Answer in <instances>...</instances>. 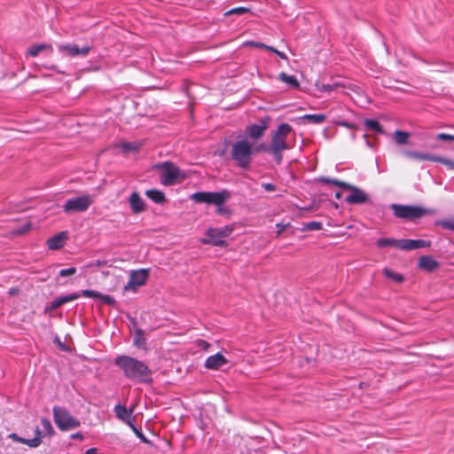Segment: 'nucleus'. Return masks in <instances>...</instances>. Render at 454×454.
Segmentation results:
<instances>
[{"label": "nucleus", "instance_id": "nucleus-26", "mask_svg": "<svg viewBox=\"0 0 454 454\" xmlns=\"http://www.w3.org/2000/svg\"><path fill=\"white\" fill-rule=\"evenodd\" d=\"M393 137L397 145H403L408 143L410 135L405 131L395 130Z\"/></svg>", "mask_w": 454, "mask_h": 454}, {"label": "nucleus", "instance_id": "nucleus-44", "mask_svg": "<svg viewBox=\"0 0 454 454\" xmlns=\"http://www.w3.org/2000/svg\"><path fill=\"white\" fill-rule=\"evenodd\" d=\"M262 187L266 191V192H274L276 191L277 187L275 184H270V183H263L262 184Z\"/></svg>", "mask_w": 454, "mask_h": 454}, {"label": "nucleus", "instance_id": "nucleus-41", "mask_svg": "<svg viewBox=\"0 0 454 454\" xmlns=\"http://www.w3.org/2000/svg\"><path fill=\"white\" fill-rule=\"evenodd\" d=\"M250 10L248 8H246V7H235V8H232L231 10L228 11L226 12V14H244L246 12H248Z\"/></svg>", "mask_w": 454, "mask_h": 454}, {"label": "nucleus", "instance_id": "nucleus-46", "mask_svg": "<svg viewBox=\"0 0 454 454\" xmlns=\"http://www.w3.org/2000/svg\"><path fill=\"white\" fill-rule=\"evenodd\" d=\"M60 306H62V305H61V303H60V301H59V297H57V298H55V299L52 301V302H51V309H58V308H59V307H60Z\"/></svg>", "mask_w": 454, "mask_h": 454}, {"label": "nucleus", "instance_id": "nucleus-23", "mask_svg": "<svg viewBox=\"0 0 454 454\" xmlns=\"http://www.w3.org/2000/svg\"><path fill=\"white\" fill-rule=\"evenodd\" d=\"M400 239H395L392 238H380L377 240L378 247H395L400 249Z\"/></svg>", "mask_w": 454, "mask_h": 454}, {"label": "nucleus", "instance_id": "nucleus-29", "mask_svg": "<svg viewBox=\"0 0 454 454\" xmlns=\"http://www.w3.org/2000/svg\"><path fill=\"white\" fill-rule=\"evenodd\" d=\"M119 147L123 153L135 152L138 150L139 145L133 142H123L119 145Z\"/></svg>", "mask_w": 454, "mask_h": 454}, {"label": "nucleus", "instance_id": "nucleus-19", "mask_svg": "<svg viewBox=\"0 0 454 454\" xmlns=\"http://www.w3.org/2000/svg\"><path fill=\"white\" fill-rule=\"evenodd\" d=\"M403 154L410 159H416L419 160H428L435 162L436 155L430 154L427 153L417 152V151H410L404 150Z\"/></svg>", "mask_w": 454, "mask_h": 454}, {"label": "nucleus", "instance_id": "nucleus-3", "mask_svg": "<svg viewBox=\"0 0 454 454\" xmlns=\"http://www.w3.org/2000/svg\"><path fill=\"white\" fill-rule=\"evenodd\" d=\"M231 198L228 190L220 192H197L191 196V199L197 203H206L217 206V212L223 214V208L221 207Z\"/></svg>", "mask_w": 454, "mask_h": 454}, {"label": "nucleus", "instance_id": "nucleus-21", "mask_svg": "<svg viewBox=\"0 0 454 454\" xmlns=\"http://www.w3.org/2000/svg\"><path fill=\"white\" fill-rule=\"evenodd\" d=\"M145 195L148 199H150L156 204H164L167 200L165 194L160 190H156V189L147 190V191H145Z\"/></svg>", "mask_w": 454, "mask_h": 454}, {"label": "nucleus", "instance_id": "nucleus-45", "mask_svg": "<svg viewBox=\"0 0 454 454\" xmlns=\"http://www.w3.org/2000/svg\"><path fill=\"white\" fill-rule=\"evenodd\" d=\"M8 437L10 439H12L13 441L17 442H21L23 443V442H25V438H22L20 436H19L17 434L15 433H12L8 435Z\"/></svg>", "mask_w": 454, "mask_h": 454}, {"label": "nucleus", "instance_id": "nucleus-42", "mask_svg": "<svg viewBox=\"0 0 454 454\" xmlns=\"http://www.w3.org/2000/svg\"><path fill=\"white\" fill-rule=\"evenodd\" d=\"M99 299L106 304L108 305H114L115 303V299L108 294H101V296H99Z\"/></svg>", "mask_w": 454, "mask_h": 454}, {"label": "nucleus", "instance_id": "nucleus-54", "mask_svg": "<svg viewBox=\"0 0 454 454\" xmlns=\"http://www.w3.org/2000/svg\"><path fill=\"white\" fill-rule=\"evenodd\" d=\"M82 454H97V449L96 448H90V449L87 450Z\"/></svg>", "mask_w": 454, "mask_h": 454}, {"label": "nucleus", "instance_id": "nucleus-47", "mask_svg": "<svg viewBox=\"0 0 454 454\" xmlns=\"http://www.w3.org/2000/svg\"><path fill=\"white\" fill-rule=\"evenodd\" d=\"M106 264H107V262L104 261V260H97L92 263L93 266H96L98 268L106 266Z\"/></svg>", "mask_w": 454, "mask_h": 454}, {"label": "nucleus", "instance_id": "nucleus-11", "mask_svg": "<svg viewBox=\"0 0 454 454\" xmlns=\"http://www.w3.org/2000/svg\"><path fill=\"white\" fill-rule=\"evenodd\" d=\"M149 277V270L140 269L131 271L128 284L125 286V290L132 289L136 291L137 287L142 286L145 284Z\"/></svg>", "mask_w": 454, "mask_h": 454}, {"label": "nucleus", "instance_id": "nucleus-33", "mask_svg": "<svg viewBox=\"0 0 454 454\" xmlns=\"http://www.w3.org/2000/svg\"><path fill=\"white\" fill-rule=\"evenodd\" d=\"M80 297V294L79 293H73V294H67V295H61V296H59V301L61 303V305L65 304V303H67L69 301H73L76 299H78Z\"/></svg>", "mask_w": 454, "mask_h": 454}, {"label": "nucleus", "instance_id": "nucleus-50", "mask_svg": "<svg viewBox=\"0 0 454 454\" xmlns=\"http://www.w3.org/2000/svg\"><path fill=\"white\" fill-rule=\"evenodd\" d=\"M364 137L365 139L366 145L370 148H374L375 145L368 139V136L366 134L364 135Z\"/></svg>", "mask_w": 454, "mask_h": 454}, {"label": "nucleus", "instance_id": "nucleus-39", "mask_svg": "<svg viewBox=\"0 0 454 454\" xmlns=\"http://www.w3.org/2000/svg\"><path fill=\"white\" fill-rule=\"evenodd\" d=\"M440 225L446 230H454V219L442 220Z\"/></svg>", "mask_w": 454, "mask_h": 454}, {"label": "nucleus", "instance_id": "nucleus-8", "mask_svg": "<svg viewBox=\"0 0 454 454\" xmlns=\"http://www.w3.org/2000/svg\"><path fill=\"white\" fill-rule=\"evenodd\" d=\"M93 203L90 195H83L68 199L63 205V211L67 214L83 212Z\"/></svg>", "mask_w": 454, "mask_h": 454}, {"label": "nucleus", "instance_id": "nucleus-55", "mask_svg": "<svg viewBox=\"0 0 454 454\" xmlns=\"http://www.w3.org/2000/svg\"><path fill=\"white\" fill-rule=\"evenodd\" d=\"M265 50H268V51H272L274 53H275V51H278L277 49L273 48L272 46H269V45H267Z\"/></svg>", "mask_w": 454, "mask_h": 454}, {"label": "nucleus", "instance_id": "nucleus-18", "mask_svg": "<svg viewBox=\"0 0 454 454\" xmlns=\"http://www.w3.org/2000/svg\"><path fill=\"white\" fill-rule=\"evenodd\" d=\"M67 238L66 231H61L47 240L49 249L57 250L61 248L65 244V239Z\"/></svg>", "mask_w": 454, "mask_h": 454}, {"label": "nucleus", "instance_id": "nucleus-17", "mask_svg": "<svg viewBox=\"0 0 454 454\" xmlns=\"http://www.w3.org/2000/svg\"><path fill=\"white\" fill-rule=\"evenodd\" d=\"M114 413L118 419L121 420L125 424L130 422L134 418L132 417L133 409L128 410L124 405L117 403L114 406Z\"/></svg>", "mask_w": 454, "mask_h": 454}, {"label": "nucleus", "instance_id": "nucleus-49", "mask_svg": "<svg viewBox=\"0 0 454 454\" xmlns=\"http://www.w3.org/2000/svg\"><path fill=\"white\" fill-rule=\"evenodd\" d=\"M70 438L71 439H78V440L82 441L83 439V436L81 433L77 432V433L72 434L70 435Z\"/></svg>", "mask_w": 454, "mask_h": 454}, {"label": "nucleus", "instance_id": "nucleus-51", "mask_svg": "<svg viewBox=\"0 0 454 454\" xmlns=\"http://www.w3.org/2000/svg\"><path fill=\"white\" fill-rule=\"evenodd\" d=\"M8 293L11 296L16 295L19 294V289L17 287H12L9 289Z\"/></svg>", "mask_w": 454, "mask_h": 454}, {"label": "nucleus", "instance_id": "nucleus-4", "mask_svg": "<svg viewBox=\"0 0 454 454\" xmlns=\"http://www.w3.org/2000/svg\"><path fill=\"white\" fill-rule=\"evenodd\" d=\"M318 181L323 184H333L341 188H348L350 190V194L347 196L346 202L348 204H364L368 201L369 197L365 192L362 189L353 186L349 184L339 181L337 179H332L325 176H321L318 178Z\"/></svg>", "mask_w": 454, "mask_h": 454}, {"label": "nucleus", "instance_id": "nucleus-28", "mask_svg": "<svg viewBox=\"0 0 454 454\" xmlns=\"http://www.w3.org/2000/svg\"><path fill=\"white\" fill-rule=\"evenodd\" d=\"M278 76L282 82L289 84L291 87L296 88L299 86V83L294 75H289V74H286V73L282 72L279 74Z\"/></svg>", "mask_w": 454, "mask_h": 454}, {"label": "nucleus", "instance_id": "nucleus-2", "mask_svg": "<svg viewBox=\"0 0 454 454\" xmlns=\"http://www.w3.org/2000/svg\"><path fill=\"white\" fill-rule=\"evenodd\" d=\"M261 148V145L254 146L247 138H242L231 145V158L240 168L248 169L254 152Z\"/></svg>", "mask_w": 454, "mask_h": 454}, {"label": "nucleus", "instance_id": "nucleus-6", "mask_svg": "<svg viewBox=\"0 0 454 454\" xmlns=\"http://www.w3.org/2000/svg\"><path fill=\"white\" fill-rule=\"evenodd\" d=\"M52 412L54 422L61 431H68L81 426L80 420L64 407L54 406Z\"/></svg>", "mask_w": 454, "mask_h": 454}, {"label": "nucleus", "instance_id": "nucleus-52", "mask_svg": "<svg viewBox=\"0 0 454 454\" xmlns=\"http://www.w3.org/2000/svg\"><path fill=\"white\" fill-rule=\"evenodd\" d=\"M275 54H277L282 59H287V56L284 52H282V51H275Z\"/></svg>", "mask_w": 454, "mask_h": 454}, {"label": "nucleus", "instance_id": "nucleus-53", "mask_svg": "<svg viewBox=\"0 0 454 454\" xmlns=\"http://www.w3.org/2000/svg\"><path fill=\"white\" fill-rule=\"evenodd\" d=\"M333 85L325 84V85H323L322 90L325 91H330L333 90Z\"/></svg>", "mask_w": 454, "mask_h": 454}, {"label": "nucleus", "instance_id": "nucleus-1", "mask_svg": "<svg viewBox=\"0 0 454 454\" xmlns=\"http://www.w3.org/2000/svg\"><path fill=\"white\" fill-rule=\"evenodd\" d=\"M114 364L123 372L124 376L135 382L149 383L153 380L152 371L142 361L129 356H118Z\"/></svg>", "mask_w": 454, "mask_h": 454}, {"label": "nucleus", "instance_id": "nucleus-16", "mask_svg": "<svg viewBox=\"0 0 454 454\" xmlns=\"http://www.w3.org/2000/svg\"><path fill=\"white\" fill-rule=\"evenodd\" d=\"M129 203L130 209L134 214H139L145 210V203L137 192H133L130 194Z\"/></svg>", "mask_w": 454, "mask_h": 454}, {"label": "nucleus", "instance_id": "nucleus-34", "mask_svg": "<svg viewBox=\"0 0 454 454\" xmlns=\"http://www.w3.org/2000/svg\"><path fill=\"white\" fill-rule=\"evenodd\" d=\"M41 426L43 427V430L45 432V434H51L53 433V427H52V425H51L50 419H48L46 418H42L41 419Z\"/></svg>", "mask_w": 454, "mask_h": 454}, {"label": "nucleus", "instance_id": "nucleus-38", "mask_svg": "<svg viewBox=\"0 0 454 454\" xmlns=\"http://www.w3.org/2000/svg\"><path fill=\"white\" fill-rule=\"evenodd\" d=\"M265 152H268L270 153H271L275 159V160L277 161V163H281L282 161V153L284 151H275L273 148H269V149H264Z\"/></svg>", "mask_w": 454, "mask_h": 454}, {"label": "nucleus", "instance_id": "nucleus-14", "mask_svg": "<svg viewBox=\"0 0 454 454\" xmlns=\"http://www.w3.org/2000/svg\"><path fill=\"white\" fill-rule=\"evenodd\" d=\"M400 250H415L422 247H429L431 241L425 239H400Z\"/></svg>", "mask_w": 454, "mask_h": 454}, {"label": "nucleus", "instance_id": "nucleus-40", "mask_svg": "<svg viewBox=\"0 0 454 454\" xmlns=\"http://www.w3.org/2000/svg\"><path fill=\"white\" fill-rule=\"evenodd\" d=\"M76 273V268L74 267H70V268H67V269H63L61 270L59 272V275L60 277H69V276H73Z\"/></svg>", "mask_w": 454, "mask_h": 454}, {"label": "nucleus", "instance_id": "nucleus-57", "mask_svg": "<svg viewBox=\"0 0 454 454\" xmlns=\"http://www.w3.org/2000/svg\"><path fill=\"white\" fill-rule=\"evenodd\" d=\"M342 125L345 126V127L348 126V124L346 122H342Z\"/></svg>", "mask_w": 454, "mask_h": 454}, {"label": "nucleus", "instance_id": "nucleus-27", "mask_svg": "<svg viewBox=\"0 0 454 454\" xmlns=\"http://www.w3.org/2000/svg\"><path fill=\"white\" fill-rule=\"evenodd\" d=\"M302 120L314 124H320L326 119L325 114H305L301 117Z\"/></svg>", "mask_w": 454, "mask_h": 454}, {"label": "nucleus", "instance_id": "nucleus-36", "mask_svg": "<svg viewBox=\"0 0 454 454\" xmlns=\"http://www.w3.org/2000/svg\"><path fill=\"white\" fill-rule=\"evenodd\" d=\"M435 162L445 165L449 169L454 170V160L436 155Z\"/></svg>", "mask_w": 454, "mask_h": 454}, {"label": "nucleus", "instance_id": "nucleus-30", "mask_svg": "<svg viewBox=\"0 0 454 454\" xmlns=\"http://www.w3.org/2000/svg\"><path fill=\"white\" fill-rule=\"evenodd\" d=\"M383 273H384L385 277H387V278L393 279L394 281H395L397 283H402L403 281V275L394 272L389 269H384Z\"/></svg>", "mask_w": 454, "mask_h": 454}, {"label": "nucleus", "instance_id": "nucleus-43", "mask_svg": "<svg viewBox=\"0 0 454 454\" xmlns=\"http://www.w3.org/2000/svg\"><path fill=\"white\" fill-rule=\"evenodd\" d=\"M437 139L444 140V141H454V135H450L446 133H439L437 135Z\"/></svg>", "mask_w": 454, "mask_h": 454}, {"label": "nucleus", "instance_id": "nucleus-20", "mask_svg": "<svg viewBox=\"0 0 454 454\" xmlns=\"http://www.w3.org/2000/svg\"><path fill=\"white\" fill-rule=\"evenodd\" d=\"M418 265L427 271H434L439 267V262L429 255H423L419 259Z\"/></svg>", "mask_w": 454, "mask_h": 454}, {"label": "nucleus", "instance_id": "nucleus-32", "mask_svg": "<svg viewBox=\"0 0 454 454\" xmlns=\"http://www.w3.org/2000/svg\"><path fill=\"white\" fill-rule=\"evenodd\" d=\"M80 294V297L83 296L86 298H93V299H99V296H101V293L95 291V290H82L81 292H78Z\"/></svg>", "mask_w": 454, "mask_h": 454}, {"label": "nucleus", "instance_id": "nucleus-25", "mask_svg": "<svg viewBox=\"0 0 454 454\" xmlns=\"http://www.w3.org/2000/svg\"><path fill=\"white\" fill-rule=\"evenodd\" d=\"M41 442H42V433L38 427L35 429V436L34 438L25 439V442H23L24 444H27L30 448H36L41 444Z\"/></svg>", "mask_w": 454, "mask_h": 454}, {"label": "nucleus", "instance_id": "nucleus-12", "mask_svg": "<svg viewBox=\"0 0 454 454\" xmlns=\"http://www.w3.org/2000/svg\"><path fill=\"white\" fill-rule=\"evenodd\" d=\"M270 117L265 116L258 123H253L246 128V132L253 140H259L268 129Z\"/></svg>", "mask_w": 454, "mask_h": 454}, {"label": "nucleus", "instance_id": "nucleus-48", "mask_svg": "<svg viewBox=\"0 0 454 454\" xmlns=\"http://www.w3.org/2000/svg\"><path fill=\"white\" fill-rule=\"evenodd\" d=\"M249 44L261 49H265L267 47V44L260 42H250Z\"/></svg>", "mask_w": 454, "mask_h": 454}, {"label": "nucleus", "instance_id": "nucleus-13", "mask_svg": "<svg viewBox=\"0 0 454 454\" xmlns=\"http://www.w3.org/2000/svg\"><path fill=\"white\" fill-rule=\"evenodd\" d=\"M58 49L60 52L74 58L77 56H87L91 48L89 45L79 47L76 44H59L58 45Z\"/></svg>", "mask_w": 454, "mask_h": 454}, {"label": "nucleus", "instance_id": "nucleus-37", "mask_svg": "<svg viewBox=\"0 0 454 454\" xmlns=\"http://www.w3.org/2000/svg\"><path fill=\"white\" fill-rule=\"evenodd\" d=\"M130 428L131 430L135 433V434L140 438L141 440H143L144 442H146V439L145 437V435L143 434L142 431L140 429H138L135 423H134V419H132L130 422H129L127 424Z\"/></svg>", "mask_w": 454, "mask_h": 454}, {"label": "nucleus", "instance_id": "nucleus-9", "mask_svg": "<svg viewBox=\"0 0 454 454\" xmlns=\"http://www.w3.org/2000/svg\"><path fill=\"white\" fill-rule=\"evenodd\" d=\"M160 168V182L165 186H170L179 178L180 170L172 162L166 161L159 165Z\"/></svg>", "mask_w": 454, "mask_h": 454}, {"label": "nucleus", "instance_id": "nucleus-10", "mask_svg": "<svg viewBox=\"0 0 454 454\" xmlns=\"http://www.w3.org/2000/svg\"><path fill=\"white\" fill-rule=\"evenodd\" d=\"M233 229L230 226L209 229L207 232V239L203 242L214 246H223L224 244L223 239L229 237Z\"/></svg>", "mask_w": 454, "mask_h": 454}, {"label": "nucleus", "instance_id": "nucleus-7", "mask_svg": "<svg viewBox=\"0 0 454 454\" xmlns=\"http://www.w3.org/2000/svg\"><path fill=\"white\" fill-rule=\"evenodd\" d=\"M292 126L288 123H281L278 126L277 129L272 133L271 144L270 148L275 151H286L288 149L286 138L292 131Z\"/></svg>", "mask_w": 454, "mask_h": 454}, {"label": "nucleus", "instance_id": "nucleus-15", "mask_svg": "<svg viewBox=\"0 0 454 454\" xmlns=\"http://www.w3.org/2000/svg\"><path fill=\"white\" fill-rule=\"evenodd\" d=\"M225 364H227V359L222 353L218 352L206 359L205 367L209 370H217Z\"/></svg>", "mask_w": 454, "mask_h": 454}, {"label": "nucleus", "instance_id": "nucleus-24", "mask_svg": "<svg viewBox=\"0 0 454 454\" xmlns=\"http://www.w3.org/2000/svg\"><path fill=\"white\" fill-rule=\"evenodd\" d=\"M133 343L137 348H145V347L146 340L145 338V332L142 329L137 328L135 330Z\"/></svg>", "mask_w": 454, "mask_h": 454}, {"label": "nucleus", "instance_id": "nucleus-35", "mask_svg": "<svg viewBox=\"0 0 454 454\" xmlns=\"http://www.w3.org/2000/svg\"><path fill=\"white\" fill-rule=\"evenodd\" d=\"M323 228L321 222L312 221L305 224L304 230L306 231H319Z\"/></svg>", "mask_w": 454, "mask_h": 454}, {"label": "nucleus", "instance_id": "nucleus-5", "mask_svg": "<svg viewBox=\"0 0 454 454\" xmlns=\"http://www.w3.org/2000/svg\"><path fill=\"white\" fill-rule=\"evenodd\" d=\"M390 208L396 218L405 220H415L426 215H433L434 211L429 208H424L419 206L391 204Z\"/></svg>", "mask_w": 454, "mask_h": 454}, {"label": "nucleus", "instance_id": "nucleus-22", "mask_svg": "<svg viewBox=\"0 0 454 454\" xmlns=\"http://www.w3.org/2000/svg\"><path fill=\"white\" fill-rule=\"evenodd\" d=\"M364 123L366 129L373 130V131L377 132L378 134L385 133L383 127L380 124V122L377 120L366 119V120H364Z\"/></svg>", "mask_w": 454, "mask_h": 454}, {"label": "nucleus", "instance_id": "nucleus-31", "mask_svg": "<svg viewBox=\"0 0 454 454\" xmlns=\"http://www.w3.org/2000/svg\"><path fill=\"white\" fill-rule=\"evenodd\" d=\"M48 48H51L50 45L48 44H36V45H33L29 48L28 50V54L32 57H35L37 56L40 52H42L43 51L48 49Z\"/></svg>", "mask_w": 454, "mask_h": 454}, {"label": "nucleus", "instance_id": "nucleus-56", "mask_svg": "<svg viewBox=\"0 0 454 454\" xmlns=\"http://www.w3.org/2000/svg\"><path fill=\"white\" fill-rule=\"evenodd\" d=\"M277 227L278 228V233L284 230V226H282L280 223H277Z\"/></svg>", "mask_w": 454, "mask_h": 454}]
</instances>
